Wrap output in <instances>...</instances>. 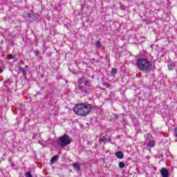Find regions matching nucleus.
<instances>
[{
    "label": "nucleus",
    "instance_id": "39448f33",
    "mask_svg": "<svg viewBox=\"0 0 177 177\" xmlns=\"http://www.w3.org/2000/svg\"><path fill=\"white\" fill-rule=\"evenodd\" d=\"M160 174L162 175V177H168L169 175V171H168V169L166 168H162L160 170Z\"/></svg>",
    "mask_w": 177,
    "mask_h": 177
},
{
    "label": "nucleus",
    "instance_id": "6e6552de",
    "mask_svg": "<svg viewBox=\"0 0 177 177\" xmlns=\"http://www.w3.org/2000/svg\"><path fill=\"white\" fill-rule=\"evenodd\" d=\"M21 70L24 75H26L27 74V71L28 70V66H26L25 68H21Z\"/></svg>",
    "mask_w": 177,
    "mask_h": 177
},
{
    "label": "nucleus",
    "instance_id": "f3484780",
    "mask_svg": "<svg viewBox=\"0 0 177 177\" xmlns=\"http://www.w3.org/2000/svg\"><path fill=\"white\" fill-rule=\"evenodd\" d=\"M106 142H111V138L106 139Z\"/></svg>",
    "mask_w": 177,
    "mask_h": 177
},
{
    "label": "nucleus",
    "instance_id": "f8f14e48",
    "mask_svg": "<svg viewBox=\"0 0 177 177\" xmlns=\"http://www.w3.org/2000/svg\"><path fill=\"white\" fill-rule=\"evenodd\" d=\"M102 46V44L100 43V41H97L95 42V48L96 49H100V48Z\"/></svg>",
    "mask_w": 177,
    "mask_h": 177
},
{
    "label": "nucleus",
    "instance_id": "7ed1b4c3",
    "mask_svg": "<svg viewBox=\"0 0 177 177\" xmlns=\"http://www.w3.org/2000/svg\"><path fill=\"white\" fill-rule=\"evenodd\" d=\"M71 142H73L71 137H70L67 134H64L58 139V145L59 146H61V147H65V146H68V145H70Z\"/></svg>",
    "mask_w": 177,
    "mask_h": 177
},
{
    "label": "nucleus",
    "instance_id": "ddd939ff",
    "mask_svg": "<svg viewBox=\"0 0 177 177\" xmlns=\"http://www.w3.org/2000/svg\"><path fill=\"white\" fill-rule=\"evenodd\" d=\"M73 168H75V169H77V171H80V165H78V163H74Z\"/></svg>",
    "mask_w": 177,
    "mask_h": 177
},
{
    "label": "nucleus",
    "instance_id": "a211bd4d",
    "mask_svg": "<svg viewBox=\"0 0 177 177\" xmlns=\"http://www.w3.org/2000/svg\"><path fill=\"white\" fill-rule=\"evenodd\" d=\"M8 57L10 58V59H14L15 57H13V55H8Z\"/></svg>",
    "mask_w": 177,
    "mask_h": 177
},
{
    "label": "nucleus",
    "instance_id": "4468645a",
    "mask_svg": "<svg viewBox=\"0 0 177 177\" xmlns=\"http://www.w3.org/2000/svg\"><path fill=\"white\" fill-rule=\"evenodd\" d=\"M119 168L120 169L125 168V163H124V162H120Z\"/></svg>",
    "mask_w": 177,
    "mask_h": 177
},
{
    "label": "nucleus",
    "instance_id": "9d476101",
    "mask_svg": "<svg viewBox=\"0 0 177 177\" xmlns=\"http://www.w3.org/2000/svg\"><path fill=\"white\" fill-rule=\"evenodd\" d=\"M156 145V142L154 141H151L150 140L149 142V143L147 144V146H149V147H154V145Z\"/></svg>",
    "mask_w": 177,
    "mask_h": 177
},
{
    "label": "nucleus",
    "instance_id": "f03ea898",
    "mask_svg": "<svg viewBox=\"0 0 177 177\" xmlns=\"http://www.w3.org/2000/svg\"><path fill=\"white\" fill-rule=\"evenodd\" d=\"M136 65L138 70H140V71H143L144 73H150L151 66H153L151 62L147 59H138Z\"/></svg>",
    "mask_w": 177,
    "mask_h": 177
},
{
    "label": "nucleus",
    "instance_id": "9b49d317",
    "mask_svg": "<svg viewBox=\"0 0 177 177\" xmlns=\"http://www.w3.org/2000/svg\"><path fill=\"white\" fill-rule=\"evenodd\" d=\"M174 68H175V64H169L168 70H169L170 71H172V70H174Z\"/></svg>",
    "mask_w": 177,
    "mask_h": 177
},
{
    "label": "nucleus",
    "instance_id": "f257e3e1",
    "mask_svg": "<svg viewBox=\"0 0 177 177\" xmlns=\"http://www.w3.org/2000/svg\"><path fill=\"white\" fill-rule=\"evenodd\" d=\"M92 110V106L89 104H77L73 108V111L77 115H88Z\"/></svg>",
    "mask_w": 177,
    "mask_h": 177
},
{
    "label": "nucleus",
    "instance_id": "1a4fd4ad",
    "mask_svg": "<svg viewBox=\"0 0 177 177\" xmlns=\"http://www.w3.org/2000/svg\"><path fill=\"white\" fill-rule=\"evenodd\" d=\"M106 140H107V138H106V137L104 136L100 138V143H106Z\"/></svg>",
    "mask_w": 177,
    "mask_h": 177
},
{
    "label": "nucleus",
    "instance_id": "423d86ee",
    "mask_svg": "<svg viewBox=\"0 0 177 177\" xmlns=\"http://www.w3.org/2000/svg\"><path fill=\"white\" fill-rule=\"evenodd\" d=\"M115 156L117 157V158H124V153H122V151H118L115 153Z\"/></svg>",
    "mask_w": 177,
    "mask_h": 177
},
{
    "label": "nucleus",
    "instance_id": "0eeeda50",
    "mask_svg": "<svg viewBox=\"0 0 177 177\" xmlns=\"http://www.w3.org/2000/svg\"><path fill=\"white\" fill-rule=\"evenodd\" d=\"M58 158H59V156L57 155H55V156H53L50 161V164H54L55 161H56Z\"/></svg>",
    "mask_w": 177,
    "mask_h": 177
},
{
    "label": "nucleus",
    "instance_id": "dca6fc26",
    "mask_svg": "<svg viewBox=\"0 0 177 177\" xmlns=\"http://www.w3.org/2000/svg\"><path fill=\"white\" fill-rule=\"evenodd\" d=\"M26 177H32V176L31 175V173L27 172L26 173Z\"/></svg>",
    "mask_w": 177,
    "mask_h": 177
},
{
    "label": "nucleus",
    "instance_id": "6ab92c4d",
    "mask_svg": "<svg viewBox=\"0 0 177 177\" xmlns=\"http://www.w3.org/2000/svg\"><path fill=\"white\" fill-rule=\"evenodd\" d=\"M3 71L2 70V68H0V74H1V73H3Z\"/></svg>",
    "mask_w": 177,
    "mask_h": 177
},
{
    "label": "nucleus",
    "instance_id": "20e7f679",
    "mask_svg": "<svg viewBox=\"0 0 177 177\" xmlns=\"http://www.w3.org/2000/svg\"><path fill=\"white\" fill-rule=\"evenodd\" d=\"M78 83L80 84V88L83 92H88L93 88L92 86H91V83L84 78L79 80Z\"/></svg>",
    "mask_w": 177,
    "mask_h": 177
},
{
    "label": "nucleus",
    "instance_id": "2eb2a0df",
    "mask_svg": "<svg viewBox=\"0 0 177 177\" xmlns=\"http://www.w3.org/2000/svg\"><path fill=\"white\" fill-rule=\"evenodd\" d=\"M112 73L113 74H116L117 73V68H112Z\"/></svg>",
    "mask_w": 177,
    "mask_h": 177
}]
</instances>
